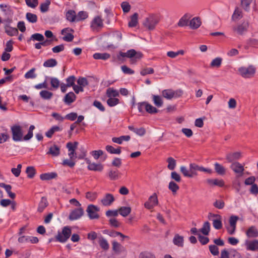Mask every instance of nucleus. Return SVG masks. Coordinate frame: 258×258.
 Returning a JSON list of instances; mask_svg holds the SVG:
<instances>
[{
    "mask_svg": "<svg viewBox=\"0 0 258 258\" xmlns=\"http://www.w3.org/2000/svg\"><path fill=\"white\" fill-rule=\"evenodd\" d=\"M256 68L252 64L241 66L238 69L239 76L245 79L252 78L256 73Z\"/></svg>",
    "mask_w": 258,
    "mask_h": 258,
    "instance_id": "obj_1",
    "label": "nucleus"
},
{
    "mask_svg": "<svg viewBox=\"0 0 258 258\" xmlns=\"http://www.w3.org/2000/svg\"><path fill=\"white\" fill-rule=\"evenodd\" d=\"M117 57L119 59H120V57H127L131 59V63H135L143 57V54L141 52L135 51L134 49H131L125 53L120 52Z\"/></svg>",
    "mask_w": 258,
    "mask_h": 258,
    "instance_id": "obj_2",
    "label": "nucleus"
},
{
    "mask_svg": "<svg viewBox=\"0 0 258 258\" xmlns=\"http://www.w3.org/2000/svg\"><path fill=\"white\" fill-rule=\"evenodd\" d=\"M137 106L139 111L141 113H144L145 111L150 114H154L158 112V110L155 107L147 102H139L137 104Z\"/></svg>",
    "mask_w": 258,
    "mask_h": 258,
    "instance_id": "obj_3",
    "label": "nucleus"
},
{
    "mask_svg": "<svg viewBox=\"0 0 258 258\" xmlns=\"http://www.w3.org/2000/svg\"><path fill=\"white\" fill-rule=\"evenodd\" d=\"M103 27V20L100 16H95L90 22V28L93 32H99Z\"/></svg>",
    "mask_w": 258,
    "mask_h": 258,
    "instance_id": "obj_4",
    "label": "nucleus"
},
{
    "mask_svg": "<svg viewBox=\"0 0 258 258\" xmlns=\"http://www.w3.org/2000/svg\"><path fill=\"white\" fill-rule=\"evenodd\" d=\"M249 24L247 21H243L241 23L234 25L232 27L234 33L239 35L245 34L247 31Z\"/></svg>",
    "mask_w": 258,
    "mask_h": 258,
    "instance_id": "obj_5",
    "label": "nucleus"
},
{
    "mask_svg": "<svg viewBox=\"0 0 258 258\" xmlns=\"http://www.w3.org/2000/svg\"><path fill=\"white\" fill-rule=\"evenodd\" d=\"M72 233L71 229L70 227H64L61 232H58L56 235V239L60 242H65L70 237Z\"/></svg>",
    "mask_w": 258,
    "mask_h": 258,
    "instance_id": "obj_6",
    "label": "nucleus"
},
{
    "mask_svg": "<svg viewBox=\"0 0 258 258\" xmlns=\"http://www.w3.org/2000/svg\"><path fill=\"white\" fill-rule=\"evenodd\" d=\"M182 94L183 91L181 90L173 91L171 89H167L162 92L163 97L168 100L178 98L181 96Z\"/></svg>",
    "mask_w": 258,
    "mask_h": 258,
    "instance_id": "obj_7",
    "label": "nucleus"
},
{
    "mask_svg": "<svg viewBox=\"0 0 258 258\" xmlns=\"http://www.w3.org/2000/svg\"><path fill=\"white\" fill-rule=\"evenodd\" d=\"M159 22L158 18L155 16H150L147 18L144 22V26L148 30H153Z\"/></svg>",
    "mask_w": 258,
    "mask_h": 258,
    "instance_id": "obj_8",
    "label": "nucleus"
},
{
    "mask_svg": "<svg viewBox=\"0 0 258 258\" xmlns=\"http://www.w3.org/2000/svg\"><path fill=\"white\" fill-rule=\"evenodd\" d=\"M11 131L14 141L18 142L22 140L23 134L22 127L20 125H14L12 126Z\"/></svg>",
    "mask_w": 258,
    "mask_h": 258,
    "instance_id": "obj_9",
    "label": "nucleus"
},
{
    "mask_svg": "<svg viewBox=\"0 0 258 258\" xmlns=\"http://www.w3.org/2000/svg\"><path fill=\"white\" fill-rule=\"evenodd\" d=\"M158 203L157 195L156 193H154L149 197L148 201L145 203L144 207L148 210H151L157 206Z\"/></svg>",
    "mask_w": 258,
    "mask_h": 258,
    "instance_id": "obj_10",
    "label": "nucleus"
},
{
    "mask_svg": "<svg viewBox=\"0 0 258 258\" xmlns=\"http://www.w3.org/2000/svg\"><path fill=\"white\" fill-rule=\"evenodd\" d=\"M213 218V225L216 229H220L222 227V217L218 214H214L210 213L209 215V219Z\"/></svg>",
    "mask_w": 258,
    "mask_h": 258,
    "instance_id": "obj_11",
    "label": "nucleus"
},
{
    "mask_svg": "<svg viewBox=\"0 0 258 258\" xmlns=\"http://www.w3.org/2000/svg\"><path fill=\"white\" fill-rule=\"evenodd\" d=\"M99 211V208L94 205H89L87 209V212L89 217L91 219H98L99 215L98 212Z\"/></svg>",
    "mask_w": 258,
    "mask_h": 258,
    "instance_id": "obj_12",
    "label": "nucleus"
},
{
    "mask_svg": "<svg viewBox=\"0 0 258 258\" xmlns=\"http://www.w3.org/2000/svg\"><path fill=\"white\" fill-rule=\"evenodd\" d=\"M74 30L70 28H66L61 30V34L63 35V40L67 41H72L74 39V36L73 33Z\"/></svg>",
    "mask_w": 258,
    "mask_h": 258,
    "instance_id": "obj_13",
    "label": "nucleus"
},
{
    "mask_svg": "<svg viewBox=\"0 0 258 258\" xmlns=\"http://www.w3.org/2000/svg\"><path fill=\"white\" fill-rule=\"evenodd\" d=\"M112 250L116 254L126 252L125 248L115 240L112 241Z\"/></svg>",
    "mask_w": 258,
    "mask_h": 258,
    "instance_id": "obj_14",
    "label": "nucleus"
},
{
    "mask_svg": "<svg viewBox=\"0 0 258 258\" xmlns=\"http://www.w3.org/2000/svg\"><path fill=\"white\" fill-rule=\"evenodd\" d=\"M244 244L246 249L248 250L254 251L258 248V240H246Z\"/></svg>",
    "mask_w": 258,
    "mask_h": 258,
    "instance_id": "obj_15",
    "label": "nucleus"
},
{
    "mask_svg": "<svg viewBox=\"0 0 258 258\" xmlns=\"http://www.w3.org/2000/svg\"><path fill=\"white\" fill-rule=\"evenodd\" d=\"M84 214V211L82 208H79L73 210L69 215L71 220H75L81 218Z\"/></svg>",
    "mask_w": 258,
    "mask_h": 258,
    "instance_id": "obj_16",
    "label": "nucleus"
},
{
    "mask_svg": "<svg viewBox=\"0 0 258 258\" xmlns=\"http://www.w3.org/2000/svg\"><path fill=\"white\" fill-rule=\"evenodd\" d=\"M114 201V198L112 194H107L101 200V203L104 206H110Z\"/></svg>",
    "mask_w": 258,
    "mask_h": 258,
    "instance_id": "obj_17",
    "label": "nucleus"
},
{
    "mask_svg": "<svg viewBox=\"0 0 258 258\" xmlns=\"http://www.w3.org/2000/svg\"><path fill=\"white\" fill-rule=\"evenodd\" d=\"M38 239L35 236H22L18 238V241L20 243L30 242L31 243H37L38 242Z\"/></svg>",
    "mask_w": 258,
    "mask_h": 258,
    "instance_id": "obj_18",
    "label": "nucleus"
},
{
    "mask_svg": "<svg viewBox=\"0 0 258 258\" xmlns=\"http://www.w3.org/2000/svg\"><path fill=\"white\" fill-rule=\"evenodd\" d=\"M248 238H256L258 237V230L254 226L249 227L245 232Z\"/></svg>",
    "mask_w": 258,
    "mask_h": 258,
    "instance_id": "obj_19",
    "label": "nucleus"
},
{
    "mask_svg": "<svg viewBox=\"0 0 258 258\" xmlns=\"http://www.w3.org/2000/svg\"><path fill=\"white\" fill-rule=\"evenodd\" d=\"M241 157V154L239 152L229 153H228L226 156V158L229 162L239 159Z\"/></svg>",
    "mask_w": 258,
    "mask_h": 258,
    "instance_id": "obj_20",
    "label": "nucleus"
},
{
    "mask_svg": "<svg viewBox=\"0 0 258 258\" xmlns=\"http://www.w3.org/2000/svg\"><path fill=\"white\" fill-rule=\"evenodd\" d=\"M199 171V166L195 163H190L189 165L190 178L198 175L197 171Z\"/></svg>",
    "mask_w": 258,
    "mask_h": 258,
    "instance_id": "obj_21",
    "label": "nucleus"
},
{
    "mask_svg": "<svg viewBox=\"0 0 258 258\" xmlns=\"http://www.w3.org/2000/svg\"><path fill=\"white\" fill-rule=\"evenodd\" d=\"M230 167L234 172L240 174L242 173L244 170L243 166L238 162L233 163Z\"/></svg>",
    "mask_w": 258,
    "mask_h": 258,
    "instance_id": "obj_22",
    "label": "nucleus"
},
{
    "mask_svg": "<svg viewBox=\"0 0 258 258\" xmlns=\"http://www.w3.org/2000/svg\"><path fill=\"white\" fill-rule=\"evenodd\" d=\"M0 186L5 189L10 198L12 199H14L16 198L15 194L11 191L12 186L10 185L6 184L4 183H0Z\"/></svg>",
    "mask_w": 258,
    "mask_h": 258,
    "instance_id": "obj_23",
    "label": "nucleus"
},
{
    "mask_svg": "<svg viewBox=\"0 0 258 258\" xmlns=\"http://www.w3.org/2000/svg\"><path fill=\"white\" fill-rule=\"evenodd\" d=\"M207 183L211 185H217L219 187H222L224 185V182L222 179H208L207 180Z\"/></svg>",
    "mask_w": 258,
    "mask_h": 258,
    "instance_id": "obj_24",
    "label": "nucleus"
},
{
    "mask_svg": "<svg viewBox=\"0 0 258 258\" xmlns=\"http://www.w3.org/2000/svg\"><path fill=\"white\" fill-rule=\"evenodd\" d=\"M201 20L198 17L192 19L189 22V26L192 29H197L201 25Z\"/></svg>",
    "mask_w": 258,
    "mask_h": 258,
    "instance_id": "obj_25",
    "label": "nucleus"
},
{
    "mask_svg": "<svg viewBox=\"0 0 258 258\" xmlns=\"http://www.w3.org/2000/svg\"><path fill=\"white\" fill-rule=\"evenodd\" d=\"M47 154H50L52 156H57L60 154V148L57 146L53 145L49 148Z\"/></svg>",
    "mask_w": 258,
    "mask_h": 258,
    "instance_id": "obj_26",
    "label": "nucleus"
},
{
    "mask_svg": "<svg viewBox=\"0 0 258 258\" xmlns=\"http://www.w3.org/2000/svg\"><path fill=\"white\" fill-rule=\"evenodd\" d=\"M72 143L69 142L67 144V147L68 149V156L70 159H76L77 158L75 151L76 149L73 148L72 146Z\"/></svg>",
    "mask_w": 258,
    "mask_h": 258,
    "instance_id": "obj_27",
    "label": "nucleus"
},
{
    "mask_svg": "<svg viewBox=\"0 0 258 258\" xmlns=\"http://www.w3.org/2000/svg\"><path fill=\"white\" fill-rule=\"evenodd\" d=\"M183 237L177 234L175 235L173 239V243L179 247L183 246Z\"/></svg>",
    "mask_w": 258,
    "mask_h": 258,
    "instance_id": "obj_28",
    "label": "nucleus"
},
{
    "mask_svg": "<svg viewBox=\"0 0 258 258\" xmlns=\"http://www.w3.org/2000/svg\"><path fill=\"white\" fill-rule=\"evenodd\" d=\"M98 242L100 246L102 249L104 250H107L109 248V245L106 239L103 237L100 236L99 237Z\"/></svg>",
    "mask_w": 258,
    "mask_h": 258,
    "instance_id": "obj_29",
    "label": "nucleus"
},
{
    "mask_svg": "<svg viewBox=\"0 0 258 258\" xmlns=\"http://www.w3.org/2000/svg\"><path fill=\"white\" fill-rule=\"evenodd\" d=\"M152 101L154 105L157 107H161L163 104V101L162 97L158 95H153Z\"/></svg>",
    "mask_w": 258,
    "mask_h": 258,
    "instance_id": "obj_30",
    "label": "nucleus"
},
{
    "mask_svg": "<svg viewBox=\"0 0 258 258\" xmlns=\"http://www.w3.org/2000/svg\"><path fill=\"white\" fill-rule=\"evenodd\" d=\"M57 174L54 172L45 173L40 175V178L42 180H48L55 178Z\"/></svg>",
    "mask_w": 258,
    "mask_h": 258,
    "instance_id": "obj_31",
    "label": "nucleus"
},
{
    "mask_svg": "<svg viewBox=\"0 0 258 258\" xmlns=\"http://www.w3.org/2000/svg\"><path fill=\"white\" fill-rule=\"evenodd\" d=\"M66 16L67 19L71 22L76 21L77 15L74 10H69L66 13Z\"/></svg>",
    "mask_w": 258,
    "mask_h": 258,
    "instance_id": "obj_32",
    "label": "nucleus"
},
{
    "mask_svg": "<svg viewBox=\"0 0 258 258\" xmlns=\"http://www.w3.org/2000/svg\"><path fill=\"white\" fill-rule=\"evenodd\" d=\"M215 170L216 173L219 175H224L226 173V169L221 164L216 162L214 164Z\"/></svg>",
    "mask_w": 258,
    "mask_h": 258,
    "instance_id": "obj_33",
    "label": "nucleus"
},
{
    "mask_svg": "<svg viewBox=\"0 0 258 258\" xmlns=\"http://www.w3.org/2000/svg\"><path fill=\"white\" fill-rule=\"evenodd\" d=\"M138 23V14L137 13H134L131 16V20L128 22V25L130 27H134Z\"/></svg>",
    "mask_w": 258,
    "mask_h": 258,
    "instance_id": "obj_34",
    "label": "nucleus"
},
{
    "mask_svg": "<svg viewBox=\"0 0 258 258\" xmlns=\"http://www.w3.org/2000/svg\"><path fill=\"white\" fill-rule=\"evenodd\" d=\"M110 57V55L107 53H95L93 54V58L95 59L106 60Z\"/></svg>",
    "mask_w": 258,
    "mask_h": 258,
    "instance_id": "obj_35",
    "label": "nucleus"
},
{
    "mask_svg": "<svg viewBox=\"0 0 258 258\" xmlns=\"http://www.w3.org/2000/svg\"><path fill=\"white\" fill-rule=\"evenodd\" d=\"M242 17V11L239 8H236L231 17L233 21H236Z\"/></svg>",
    "mask_w": 258,
    "mask_h": 258,
    "instance_id": "obj_36",
    "label": "nucleus"
},
{
    "mask_svg": "<svg viewBox=\"0 0 258 258\" xmlns=\"http://www.w3.org/2000/svg\"><path fill=\"white\" fill-rule=\"evenodd\" d=\"M88 169L90 170L101 171L103 169V166L101 164L92 163L88 166Z\"/></svg>",
    "mask_w": 258,
    "mask_h": 258,
    "instance_id": "obj_37",
    "label": "nucleus"
},
{
    "mask_svg": "<svg viewBox=\"0 0 258 258\" xmlns=\"http://www.w3.org/2000/svg\"><path fill=\"white\" fill-rule=\"evenodd\" d=\"M130 139V136H122L118 138L114 137L112 139V141L114 143L121 144L123 141H128Z\"/></svg>",
    "mask_w": 258,
    "mask_h": 258,
    "instance_id": "obj_38",
    "label": "nucleus"
},
{
    "mask_svg": "<svg viewBox=\"0 0 258 258\" xmlns=\"http://www.w3.org/2000/svg\"><path fill=\"white\" fill-rule=\"evenodd\" d=\"M109 236L112 237H115L117 236H120L121 238V240L123 241V239L124 238H127L128 239L129 237L127 236L123 235L122 233L115 231H110L107 233H106Z\"/></svg>",
    "mask_w": 258,
    "mask_h": 258,
    "instance_id": "obj_39",
    "label": "nucleus"
},
{
    "mask_svg": "<svg viewBox=\"0 0 258 258\" xmlns=\"http://www.w3.org/2000/svg\"><path fill=\"white\" fill-rule=\"evenodd\" d=\"M222 58L220 57H217L213 59L210 63V67L211 68H219L222 64Z\"/></svg>",
    "mask_w": 258,
    "mask_h": 258,
    "instance_id": "obj_40",
    "label": "nucleus"
},
{
    "mask_svg": "<svg viewBox=\"0 0 258 258\" xmlns=\"http://www.w3.org/2000/svg\"><path fill=\"white\" fill-rule=\"evenodd\" d=\"M106 95L109 98H115L119 96V92L113 88H109L106 90Z\"/></svg>",
    "mask_w": 258,
    "mask_h": 258,
    "instance_id": "obj_41",
    "label": "nucleus"
},
{
    "mask_svg": "<svg viewBox=\"0 0 258 258\" xmlns=\"http://www.w3.org/2000/svg\"><path fill=\"white\" fill-rule=\"evenodd\" d=\"M61 130V128L58 126H53L50 128L46 133L45 135L48 138H51L53 134L57 132H59Z\"/></svg>",
    "mask_w": 258,
    "mask_h": 258,
    "instance_id": "obj_42",
    "label": "nucleus"
},
{
    "mask_svg": "<svg viewBox=\"0 0 258 258\" xmlns=\"http://www.w3.org/2000/svg\"><path fill=\"white\" fill-rule=\"evenodd\" d=\"M118 211L122 216L125 217L131 212V208L130 207H121Z\"/></svg>",
    "mask_w": 258,
    "mask_h": 258,
    "instance_id": "obj_43",
    "label": "nucleus"
},
{
    "mask_svg": "<svg viewBox=\"0 0 258 258\" xmlns=\"http://www.w3.org/2000/svg\"><path fill=\"white\" fill-rule=\"evenodd\" d=\"M27 177L29 178H33L36 174V171L33 166H28L26 170Z\"/></svg>",
    "mask_w": 258,
    "mask_h": 258,
    "instance_id": "obj_44",
    "label": "nucleus"
},
{
    "mask_svg": "<svg viewBox=\"0 0 258 258\" xmlns=\"http://www.w3.org/2000/svg\"><path fill=\"white\" fill-rule=\"evenodd\" d=\"M168 188L172 191L173 195H175L179 190V186L175 182L171 181L169 183Z\"/></svg>",
    "mask_w": 258,
    "mask_h": 258,
    "instance_id": "obj_45",
    "label": "nucleus"
},
{
    "mask_svg": "<svg viewBox=\"0 0 258 258\" xmlns=\"http://www.w3.org/2000/svg\"><path fill=\"white\" fill-rule=\"evenodd\" d=\"M40 96L43 99L49 100L53 96V93L47 90H42L40 92Z\"/></svg>",
    "mask_w": 258,
    "mask_h": 258,
    "instance_id": "obj_46",
    "label": "nucleus"
},
{
    "mask_svg": "<svg viewBox=\"0 0 258 258\" xmlns=\"http://www.w3.org/2000/svg\"><path fill=\"white\" fill-rule=\"evenodd\" d=\"M184 54V51L183 50H179L176 52H174L173 51H168L167 52V55L171 58H174L176 57L179 55H183Z\"/></svg>",
    "mask_w": 258,
    "mask_h": 258,
    "instance_id": "obj_47",
    "label": "nucleus"
},
{
    "mask_svg": "<svg viewBox=\"0 0 258 258\" xmlns=\"http://www.w3.org/2000/svg\"><path fill=\"white\" fill-rule=\"evenodd\" d=\"M189 17L188 15H184L179 20L178 23V26L180 27H183L187 25Z\"/></svg>",
    "mask_w": 258,
    "mask_h": 258,
    "instance_id": "obj_48",
    "label": "nucleus"
},
{
    "mask_svg": "<svg viewBox=\"0 0 258 258\" xmlns=\"http://www.w3.org/2000/svg\"><path fill=\"white\" fill-rule=\"evenodd\" d=\"M105 149L106 151L110 154H120L121 153L120 147L115 149L112 146L107 145L106 146Z\"/></svg>",
    "mask_w": 258,
    "mask_h": 258,
    "instance_id": "obj_49",
    "label": "nucleus"
},
{
    "mask_svg": "<svg viewBox=\"0 0 258 258\" xmlns=\"http://www.w3.org/2000/svg\"><path fill=\"white\" fill-rule=\"evenodd\" d=\"M26 18L28 21L32 23H36L38 19L36 15L31 13H27L26 15Z\"/></svg>",
    "mask_w": 258,
    "mask_h": 258,
    "instance_id": "obj_50",
    "label": "nucleus"
},
{
    "mask_svg": "<svg viewBox=\"0 0 258 258\" xmlns=\"http://www.w3.org/2000/svg\"><path fill=\"white\" fill-rule=\"evenodd\" d=\"M48 203L46 198L42 197L41 201L39 203L38 208V211L39 212H42L43 210L47 206Z\"/></svg>",
    "mask_w": 258,
    "mask_h": 258,
    "instance_id": "obj_51",
    "label": "nucleus"
},
{
    "mask_svg": "<svg viewBox=\"0 0 258 258\" xmlns=\"http://www.w3.org/2000/svg\"><path fill=\"white\" fill-rule=\"evenodd\" d=\"M36 69L32 68L28 72H27L24 75V77L26 79H34L37 77V75L35 73Z\"/></svg>",
    "mask_w": 258,
    "mask_h": 258,
    "instance_id": "obj_52",
    "label": "nucleus"
},
{
    "mask_svg": "<svg viewBox=\"0 0 258 258\" xmlns=\"http://www.w3.org/2000/svg\"><path fill=\"white\" fill-rule=\"evenodd\" d=\"M167 162H168V168L171 170H174L176 165V160L172 157H169L167 159Z\"/></svg>",
    "mask_w": 258,
    "mask_h": 258,
    "instance_id": "obj_53",
    "label": "nucleus"
},
{
    "mask_svg": "<svg viewBox=\"0 0 258 258\" xmlns=\"http://www.w3.org/2000/svg\"><path fill=\"white\" fill-rule=\"evenodd\" d=\"M76 99V96L73 92L68 93L64 98V101L67 103H71L73 102Z\"/></svg>",
    "mask_w": 258,
    "mask_h": 258,
    "instance_id": "obj_54",
    "label": "nucleus"
},
{
    "mask_svg": "<svg viewBox=\"0 0 258 258\" xmlns=\"http://www.w3.org/2000/svg\"><path fill=\"white\" fill-rule=\"evenodd\" d=\"M88 17V13L85 11H80L77 15L76 21H80L85 20Z\"/></svg>",
    "mask_w": 258,
    "mask_h": 258,
    "instance_id": "obj_55",
    "label": "nucleus"
},
{
    "mask_svg": "<svg viewBox=\"0 0 258 258\" xmlns=\"http://www.w3.org/2000/svg\"><path fill=\"white\" fill-rule=\"evenodd\" d=\"M97 193L94 191H88L86 193L85 197L91 202L95 201L97 197Z\"/></svg>",
    "mask_w": 258,
    "mask_h": 258,
    "instance_id": "obj_56",
    "label": "nucleus"
},
{
    "mask_svg": "<svg viewBox=\"0 0 258 258\" xmlns=\"http://www.w3.org/2000/svg\"><path fill=\"white\" fill-rule=\"evenodd\" d=\"M57 61L55 59L50 58L44 62L43 66L46 68L54 67L57 65Z\"/></svg>",
    "mask_w": 258,
    "mask_h": 258,
    "instance_id": "obj_57",
    "label": "nucleus"
},
{
    "mask_svg": "<svg viewBox=\"0 0 258 258\" xmlns=\"http://www.w3.org/2000/svg\"><path fill=\"white\" fill-rule=\"evenodd\" d=\"M210 230V224L208 222L204 223L203 227L200 229V231L204 235H208Z\"/></svg>",
    "mask_w": 258,
    "mask_h": 258,
    "instance_id": "obj_58",
    "label": "nucleus"
},
{
    "mask_svg": "<svg viewBox=\"0 0 258 258\" xmlns=\"http://www.w3.org/2000/svg\"><path fill=\"white\" fill-rule=\"evenodd\" d=\"M77 84L84 89L85 87L88 85V82L85 78L80 77L77 80Z\"/></svg>",
    "mask_w": 258,
    "mask_h": 258,
    "instance_id": "obj_59",
    "label": "nucleus"
},
{
    "mask_svg": "<svg viewBox=\"0 0 258 258\" xmlns=\"http://www.w3.org/2000/svg\"><path fill=\"white\" fill-rule=\"evenodd\" d=\"M6 32L10 36L16 35L18 33V30L16 28L10 27L9 26H6Z\"/></svg>",
    "mask_w": 258,
    "mask_h": 258,
    "instance_id": "obj_60",
    "label": "nucleus"
},
{
    "mask_svg": "<svg viewBox=\"0 0 258 258\" xmlns=\"http://www.w3.org/2000/svg\"><path fill=\"white\" fill-rule=\"evenodd\" d=\"M119 103V99L115 98H109L107 101V104L110 107L114 106L117 105Z\"/></svg>",
    "mask_w": 258,
    "mask_h": 258,
    "instance_id": "obj_61",
    "label": "nucleus"
},
{
    "mask_svg": "<svg viewBox=\"0 0 258 258\" xmlns=\"http://www.w3.org/2000/svg\"><path fill=\"white\" fill-rule=\"evenodd\" d=\"M22 165L19 164L17 165V168H13L11 169L12 173L16 177H18L21 172Z\"/></svg>",
    "mask_w": 258,
    "mask_h": 258,
    "instance_id": "obj_62",
    "label": "nucleus"
},
{
    "mask_svg": "<svg viewBox=\"0 0 258 258\" xmlns=\"http://www.w3.org/2000/svg\"><path fill=\"white\" fill-rule=\"evenodd\" d=\"M50 80L51 87L57 89L60 85L59 81L56 78H50Z\"/></svg>",
    "mask_w": 258,
    "mask_h": 258,
    "instance_id": "obj_63",
    "label": "nucleus"
},
{
    "mask_svg": "<svg viewBox=\"0 0 258 258\" xmlns=\"http://www.w3.org/2000/svg\"><path fill=\"white\" fill-rule=\"evenodd\" d=\"M229 254L230 258H243L241 254L235 249H231Z\"/></svg>",
    "mask_w": 258,
    "mask_h": 258,
    "instance_id": "obj_64",
    "label": "nucleus"
}]
</instances>
